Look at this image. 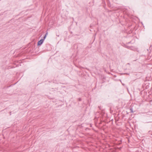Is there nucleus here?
Instances as JSON below:
<instances>
[{
	"instance_id": "7",
	"label": "nucleus",
	"mask_w": 152,
	"mask_h": 152,
	"mask_svg": "<svg viewBox=\"0 0 152 152\" xmlns=\"http://www.w3.org/2000/svg\"><path fill=\"white\" fill-rule=\"evenodd\" d=\"M78 101H81V98H79L78 99Z\"/></svg>"
},
{
	"instance_id": "10",
	"label": "nucleus",
	"mask_w": 152,
	"mask_h": 152,
	"mask_svg": "<svg viewBox=\"0 0 152 152\" xmlns=\"http://www.w3.org/2000/svg\"><path fill=\"white\" fill-rule=\"evenodd\" d=\"M10 115H11V112H10Z\"/></svg>"
},
{
	"instance_id": "8",
	"label": "nucleus",
	"mask_w": 152,
	"mask_h": 152,
	"mask_svg": "<svg viewBox=\"0 0 152 152\" xmlns=\"http://www.w3.org/2000/svg\"><path fill=\"white\" fill-rule=\"evenodd\" d=\"M98 108L100 110H101L102 107L100 106H98Z\"/></svg>"
},
{
	"instance_id": "12",
	"label": "nucleus",
	"mask_w": 152,
	"mask_h": 152,
	"mask_svg": "<svg viewBox=\"0 0 152 152\" xmlns=\"http://www.w3.org/2000/svg\"><path fill=\"white\" fill-rule=\"evenodd\" d=\"M47 34H48V33H47L46 34H46V35Z\"/></svg>"
},
{
	"instance_id": "3",
	"label": "nucleus",
	"mask_w": 152,
	"mask_h": 152,
	"mask_svg": "<svg viewBox=\"0 0 152 152\" xmlns=\"http://www.w3.org/2000/svg\"><path fill=\"white\" fill-rule=\"evenodd\" d=\"M101 114H102V115H104L105 114L104 111L103 110H102V111Z\"/></svg>"
},
{
	"instance_id": "6",
	"label": "nucleus",
	"mask_w": 152,
	"mask_h": 152,
	"mask_svg": "<svg viewBox=\"0 0 152 152\" xmlns=\"http://www.w3.org/2000/svg\"><path fill=\"white\" fill-rule=\"evenodd\" d=\"M130 112L131 113L133 112L132 108L130 109Z\"/></svg>"
},
{
	"instance_id": "11",
	"label": "nucleus",
	"mask_w": 152,
	"mask_h": 152,
	"mask_svg": "<svg viewBox=\"0 0 152 152\" xmlns=\"http://www.w3.org/2000/svg\"><path fill=\"white\" fill-rule=\"evenodd\" d=\"M127 64V65H130V64H129V63H128V64Z\"/></svg>"
},
{
	"instance_id": "5",
	"label": "nucleus",
	"mask_w": 152,
	"mask_h": 152,
	"mask_svg": "<svg viewBox=\"0 0 152 152\" xmlns=\"http://www.w3.org/2000/svg\"><path fill=\"white\" fill-rule=\"evenodd\" d=\"M46 34H45V36L44 37H43V39H44V40L46 38Z\"/></svg>"
},
{
	"instance_id": "9",
	"label": "nucleus",
	"mask_w": 152,
	"mask_h": 152,
	"mask_svg": "<svg viewBox=\"0 0 152 152\" xmlns=\"http://www.w3.org/2000/svg\"><path fill=\"white\" fill-rule=\"evenodd\" d=\"M131 42H128V43H127V44H129L130 43H131Z\"/></svg>"
},
{
	"instance_id": "1",
	"label": "nucleus",
	"mask_w": 152,
	"mask_h": 152,
	"mask_svg": "<svg viewBox=\"0 0 152 152\" xmlns=\"http://www.w3.org/2000/svg\"><path fill=\"white\" fill-rule=\"evenodd\" d=\"M44 41V39H41L39 41L37 42V45L39 46L41 45L43 43Z\"/></svg>"
},
{
	"instance_id": "2",
	"label": "nucleus",
	"mask_w": 152,
	"mask_h": 152,
	"mask_svg": "<svg viewBox=\"0 0 152 152\" xmlns=\"http://www.w3.org/2000/svg\"><path fill=\"white\" fill-rule=\"evenodd\" d=\"M125 47L128 49H130V50H132V48H133L132 47H130L129 46L126 45H125Z\"/></svg>"
},
{
	"instance_id": "4",
	"label": "nucleus",
	"mask_w": 152,
	"mask_h": 152,
	"mask_svg": "<svg viewBox=\"0 0 152 152\" xmlns=\"http://www.w3.org/2000/svg\"><path fill=\"white\" fill-rule=\"evenodd\" d=\"M148 133L149 134H151V135H152V132L151 131H149L148 132Z\"/></svg>"
}]
</instances>
